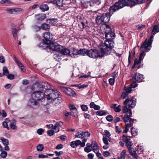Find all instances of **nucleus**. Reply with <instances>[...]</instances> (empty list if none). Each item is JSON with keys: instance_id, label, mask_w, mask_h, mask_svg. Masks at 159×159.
Returning a JSON list of instances; mask_svg holds the SVG:
<instances>
[{"instance_id": "obj_18", "label": "nucleus", "mask_w": 159, "mask_h": 159, "mask_svg": "<svg viewBox=\"0 0 159 159\" xmlns=\"http://www.w3.org/2000/svg\"><path fill=\"white\" fill-rule=\"evenodd\" d=\"M60 52L61 54L64 55H69L70 53V51L68 49L62 46Z\"/></svg>"}, {"instance_id": "obj_43", "label": "nucleus", "mask_w": 159, "mask_h": 159, "mask_svg": "<svg viewBox=\"0 0 159 159\" xmlns=\"http://www.w3.org/2000/svg\"><path fill=\"white\" fill-rule=\"evenodd\" d=\"M81 108L82 111H86L88 110V108L87 106L85 105H82L81 106Z\"/></svg>"}, {"instance_id": "obj_9", "label": "nucleus", "mask_w": 159, "mask_h": 159, "mask_svg": "<svg viewBox=\"0 0 159 159\" xmlns=\"http://www.w3.org/2000/svg\"><path fill=\"white\" fill-rule=\"evenodd\" d=\"M126 98L123 102L124 105H127L129 107H134L136 104V99L134 97Z\"/></svg>"}, {"instance_id": "obj_13", "label": "nucleus", "mask_w": 159, "mask_h": 159, "mask_svg": "<svg viewBox=\"0 0 159 159\" xmlns=\"http://www.w3.org/2000/svg\"><path fill=\"white\" fill-rule=\"evenodd\" d=\"M127 105L123 107L122 111L123 113H127V114L124 116H127L129 118H130L132 115V111Z\"/></svg>"}, {"instance_id": "obj_4", "label": "nucleus", "mask_w": 159, "mask_h": 159, "mask_svg": "<svg viewBox=\"0 0 159 159\" xmlns=\"http://www.w3.org/2000/svg\"><path fill=\"white\" fill-rule=\"evenodd\" d=\"M111 14L109 11V13H107L98 16L95 18L96 22L98 25L103 24L110 20Z\"/></svg>"}, {"instance_id": "obj_17", "label": "nucleus", "mask_w": 159, "mask_h": 159, "mask_svg": "<svg viewBox=\"0 0 159 159\" xmlns=\"http://www.w3.org/2000/svg\"><path fill=\"white\" fill-rule=\"evenodd\" d=\"M63 122L61 121H59L56 122L54 125V126L53 128V129L55 130V132L56 133L58 132L59 131V128L63 125Z\"/></svg>"}, {"instance_id": "obj_56", "label": "nucleus", "mask_w": 159, "mask_h": 159, "mask_svg": "<svg viewBox=\"0 0 159 159\" xmlns=\"http://www.w3.org/2000/svg\"><path fill=\"white\" fill-rule=\"evenodd\" d=\"M44 130L43 129L40 128L38 129L37 131V133L39 135H41L42 134V133L43 132Z\"/></svg>"}, {"instance_id": "obj_22", "label": "nucleus", "mask_w": 159, "mask_h": 159, "mask_svg": "<svg viewBox=\"0 0 159 159\" xmlns=\"http://www.w3.org/2000/svg\"><path fill=\"white\" fill-rule=\"evenodd\" d=\"M19 9L18 8H7V11L10 14H16L17 12H19Z\"/></svg>"}, {"instance_id": "obj_30", "label": "nucleus", "mask_w": 159, "mask_h": 159, "mask_svg": "<svg viewBox=\"0 0 159 159\" xmlns=\"http://www.w3.org/2000/svg\"><path fill=\"white\" fill-rule=\"evenodd\" d=\"M70 114L73 116H75V115L74 113H73V111H74L75 112L77 111V109L74 106H71L70 108Z\"/></svg>"}, {"instance_id": "obj_40", "label": "nucleus", "mask_w": 159, "mask_h": 159, "mask_svg": "<svg viewBox=\"0 0 159 159\" xmlns=\"http://www.w3.org/2000/svg\"><path fill=\"white\" fill-rule=\"evenodd\" d=\"M32 29L34 31L37 32L40 30V28L39 26H38L36 25H34L32 26Z\"/></svg>"}, {"instance_id": "obj_59", "label": "nucleus", "mask_w": 159, "mask_h": 159, "mask_svg": "<svg viewBox=\"0 0 159 159\" xmlns=\"http://www.w3.org/2000/svg\"><path fill=\"white\" fill-rule=\"evenodd\" d=\"M109 82L110 84L111 85H112L114 84L115 82V79L114 78H111L109 80Z\"/></svg>"}, {"instance_id": "obj_3", "label": "nucleus", "mask_w": 159, "mask_h": 159, "mask_svg": "<svg viewBox=\"0 0 159 159\" xmlns=\"http://www.w3.org/2000/svg\"><path fill=\"white\" fill-rule=\"evenodd\" d=\"M106 45L102 46V47L100 49V51L98 52V50L95 49H92L88 50L87 53V56L91 58H95L97 57H102L105 56V55H110L111 53L109 52L110 50V48L107 49L106 48L109 44L107 42L105 43ZM109 45V44H108Z\"/></svg>"}, {"instance_id": "obj_33", "label": "nucleus", "mask_w": 159, "mask_h": 159, "mask_svg": "<svg viewBox=\"0 0 159 159\" xmlns=\"http://www.w3.org/2000/svg\"><path fill=\"white\" fill-rule=\"evenodd\" d=\"M107 114V112L103 110H101L96 112V114L99 116H102Z\"/></svg>"}, {"instance_id": "obj_60", "label": "nucleus", "mask_w": 159, "mask_h": 159, "mask_svg": "<svg viewBox=\"0 0 159 159\" xmlns=\"http://www.w3.org/2000/svg\"><path fill=\"white\" fill-rule=\"evenodd\" d=\"M144 54V52L143 51L141 52V53H140V55L139 59L140 60H141V61L143 59Z\"/></svg>"}, {"instance_id": "obj_25", "label": "nucleus", "mask_w": 159, "mask_h": 159, "mask_svg": "<svg viewBox=\"0 0 159 159\" xmlns=\"http://www.w3.org/2000/svg\"><path fill=\"white\" fill-rule=\"evenodd\" d=\"M39 8L42 11H44L48 10L49 9V7L47 5L43 4L40 6Z\"/></svg>"}, {"instance_id": "obj_10", "label": "nucleus", "mask_w": 159, "mask_h": 159, "mask_svg": "<svg viewBox=\"0 0 159 159\" xmlns=\"http://www.w3.org/2000/svg\"><path fill=\"white\" fill-rule=\"evenodd\" d=\"M62 46L60 45H54L52 44H50L47 46L45 49H46L48 52L52 51H57L60 52L62 48Z\"/></svg>"}, {"instance_id": "obj_41", "label": "nucleus", "mask_w": 159, "mask_h": 159, "mask_svg": "<svg viewBox=\"0 0 159 159\" xmlns=\"http://www.w3.org/2000/svg\"><path fill=\"white\" fill-rule=\"evenodd\" d=\"M130 140H129L127 142H125L126 145V146L128 148H129L131 147V146L132 145V141H131Z\"/></svg>"}, {"instance_id": "obj_58", "label": "nucleus", "mask_w": 159, "mask_h": 159, "mask_svg": "<svg viewBox=\"0 0 159 159\" xmlns=\"http://www.w3.org/2000/svg\"><path fill=\"white\" fill-rule=\"evenodd\" d=\"M128 96V93H126V92L124 93H122L121 96V98L123 99H124L126 98V97H127Z\"/></svg>"}, {"instance_id": "obj_45", "label": "nucleus", "mask_w": 159, "mask_h": 159, "mask_svg": "<svg viewBox=\"0 0 159 159\" xmlns=\"http://www.w3.org/2000/svg\"><path fill=\"white\" fill-rule=\"evenodd\" d=\"M7 156V153L6 152L2 151L0 154L1 157L2 158H5Z\"/></svg>"}, {"instance_id": "obj_49", "label": "nucleus", "mask_w": 159, "mask_h": 159, "mask_svg": "<svg viewBox=\"0 0 159 159\" xmlns=\"http://www.w3.org/2000/svg\"><path fill=\"white\" fill-rule=\"evenodd\" d=\"M0 2L2 4H9L11 3V2L10 1L8 0H2Z\"/></svg>"}, {"instance_id": "obj_35", "label": "nucleus", "mask_w": 159, "mask_h": 159, "mask_svg": "<svg viewBox=\"0 0 159 159\" xmlns=\"http://www.w3.org/2000/svg\"><path fill=\"white\" fill-rule=\"evenodd\" d=\"M124 89L127 93H130L132 91V88L129 86L127 87L125 86Z\"/></svg>"}, {"instance_id": "obj_21", "label": "nucleus", "mask_w": 159, "mask_h": 159, "mask_svg": "<svg viewBox=\"0 0 159 159\" xmlns=\"http://www.w3.org/2000/svg\"><path fill=\"white\" fill-rule=\"evenodd\" d=\"M88 51V50L87 49L84 48L81 49L78 51V54L82 56H84L86 54L87 55Z\"/></svg>"}, {"instance_id": "obj_24", "label": "nucleus", "mask_w": 159, "mask_h": 159, "mask_svg": "<svg viewBox=\"0 0 159 159\" xmlns=\"http://www.w3.org/2000/svg\"><path fill=\"white\" fill-rule=\"evenodd\" d=\"M70 52L69 55L73 57H75L78 54V51H76L74 48L72 49V50L71 51H70Z\"/></svg>"}, {"instance_id": "obj_42", "label": "nucleus", "mask_w": 159, "mask_h": 159, "mask_svg": "<svg viewBox=\"0 0 159 159\" xmlns=\"http://www.w3.org/2000/svg\"><path fill=\"white\" fill-rule=\"evenodd\" d=\"M108 35H110L111 36V39H113L115 37V33L113 32H111L109 34H107L105 35V37H108Z\"/></svg>"}, {"instance_id": "obj_26", "label": "nucleus", "mask_w": 159, "mask_h": 159, "mask_svg": "<svg viewBox=\"0 0 159 159\" xmlns=\"http://www.w3.org/2000/svg\"><path fill=\"white\" fill-rule=\"evenodd\" d=\"M41 28L44 30H47L50 29V26L48 24L44 23L42 24Z\"/></svg>"}, {"instance_id": "obj_27", "label": "nucleus", "mask_w": 159, "mask_h": 159, "mask_svg": "<svg viewBox=\"0 0 159 159\" xmlns=\"http://www.w3.org/2000/svg\"><path fill=\"white\" fill-rule=\"evenodd\" d=\"M86 145L87 146L84 148V151L85 152L88 153L90 152L92 150L91 148L92 147L91 146L92 145H90L89 143H87Z\"/></svg>"}, {"instance_id": "obj_46", "label": "nucleus", "mask_w": 159, "mask_h": 159, "mask_svg": "<svg viewBox=\"0 0 159 159\" xmlns=\"http://www.w3.org/2000/svg\"><path fill=\"white\" fill-rule=\"evenodd\" d=\"M90 133L88 131L83 132V135L84 138L87 137H89L90 135Z\"/></svg>"}, {"instance_id": "obj_32", "label": "nucleus", "mask_w": 159, "mask_h": 159, "mask_svg": "<svg viewBox=\"0 0 159 159\" xmlns=\"http://www.w3.org/2000/svg\"><path fill=\"white\" fill-rule=\"evenodd\" d=\"M106 28L105 33V35L107 34H109L111 32V28L107 25H106Z\"/></svg>"}, {"instance_id": "obj_36", "label": "nucleus", "mask_w": 159, "mask_h": 159, "mask_svg": "<svg viewBox=\"0 0 159 159\" xmlns=\"http://www.w3.org/2000/svg\"><path fill=\"white\" fill-rule=\"evenodd\" d=\"M0 139L2 141L3 144L5 145H7L9 143V141L8 139H5L3 137L1 138Z\"/></svg>"}, {"instance_id": "obj_31", "label": "nucleus", "mask_w": 159, "mask_h": 159, "mask_svg": "<svg viewBox=\"0 0 159 159\" xmlns=\"http://www.w3.org/2000/svg\"><path fill=\"white\" fill-rule=\"evenodd\" d=\"M131 131L132 135L134 136H136L138 134L137 130L136 129L133 127H132L131 128Z\"/></svg>"}, {"instance_id": "obj_20", "label": "nucleus", "mask_w": 159, "mask_h": 159, "mask_svg": "<svg viewBox=\"0 0 159 159\" xmlns=\"http://www.w3.org/2000/svg\"><path fill=\"white\" fill-rule=\"evenodd\" d=\"M51 1H48V2H52L53 3L56 4L59 7H62L63 5V0H52Z\"/></svg>"}, {"instance_id": "obj_16", "label": "nucleus", "mask_w": 159, "mask_h": 159, "mask_svg": "<svg viewBox=\"0 0 159 159\" xmlns=\"http://www.w3.org/2000/svg\"><path fill=\"white\" fill-rule=\"evenodd\" d=\"M59 93L58 95V97H56L53 101V103L54 105H58L61 103L63 99Z\"/></svg>"}, {"instance_id": "obj_63", "label": "nucleus", "mask_w": 159, "mask_h": 159, "mask_svg": "<svg viewBox=\"0 0 159 159\" xmlns=\"http://www.w3.org/2000/svg\"><path fill=\"white\" fill-rule=\"evenodd\" d=\"M103 141L104 143L106 145H108V141L106 137H103Z\"/></svg>"}, {"instance_id": "obj_52", "label": "nucleus", "mask_w": 159, "mask_h": 159, "mask_svg": "<svg viewBox=\"0 0 159 159\" xmlns=\"http://www.w3.org/2000/svg\"><path fill=\"white\" fill-rule=\"evenodd\" d=\"M7 78L8 79L10 80H12L14 78V75L11 74H8V75H7Z\"/></svg>"}, {"instance_id": "obj_7", "label": "nucleus", "mask_w": 159, "mask_h": 159, "mask_svg": "<svg viewBox=\"0 0 159 159\" xmlns=\"http://www.w3.org/2000/svg\"><path fill=\"white\" fill-rule=\"evenodd\" d=\"M123 119L125 124V128L123 132L126 133L129 130V128L133 125L134 121L135 120L129 118L127 116H124Z\"/></svg>"}, {"instance_id": "obj_48", "label": "nucleus", "mask_w": 159, "mask_h": 159, "mask_svg": "<svg viewBox=\"0 0 159 159\" xmlns=\"http://www.w3.org/2000/svg\"><path fill=\"white\" fill-rule=\"evenodd\" d=\"M153 30L156 32H159V25H155L154 26Z\"/></svg>"}, {"instance_id": "obj_55", "label": "nucleus", "mask_w": 159, "mask_h": 159, "mask_svg": "<svg viewBox=\"0 0 159 159\" xmlns=\"http://www.w3.org/2000/svg\"><path fill=\"white\" fill-rule=\"evenodd\" d=\"M93 1L94 5H98L101 2V1L100 0H93Z\"/></svg>"}, {"instance_id": "obj_50", "label": "nucleus", "mask_w": 159, "mask_h": 159, "mask_svg": "<svg viewBox=\"0 0 159 159\" xmlns=\"http://www.w3.org/2000/svg\"><path fill=\"white\" fill-rule=\"evenodd\" d=\"M54 132H55V131L50 130L47 131V134L49 136H51L54 134Z\"/></svg>"}, {"instance_id": "obj_5", "label": "nucleus", "mask_w": 159, "mask_h": 159, "mask_svg": "<svg viewBox=\"0 0 159 159\" xmlns=\"http://www.w3.org/2000/svg\"><path fill=\"white\" fill-rule=\"evenodd\" d=\"M49 86H48V89H45V95L48 100L51 99L53 100L56 97H58V95L60 93L57 90H54L50 89L51 86L48 83Z\"/></svg>"}, {"instance_id": "obj_11", "label": "nucleus", "mask_w": 159, "mask_h": 159, "mask_svg": "<svg viewBox=\"0 0 159 159\" xmlns=\"http://www.w3.org/2000/svg\"><path fill=\"white\" fill-rule=\"evenodd\" d=\"M61 90L64 93L70 96L75 97L76 95L75 92L70 88L62 87Z\"/></svg>"}, {"instance_id": "obj_53", "label": "nucleus", "mask_w": 159, "mask_h": 159, "mask_svg": "<svg viewBox=\"0 0 159 159\" xmlns=\"http://www.w3.org/2000/svg\"><path fill=\"white\" fill-rule=\"evenodd\" d=\"M121 110V106L120 105H119L118 107H116L114 109V111L116 112H119Z\"/></svg>"}, {"instance_id": "obj_1", "label": "nucleus", "mask_w": 159, "mask_h": 159, "mask_svg": "<svg viewBox=\"0 0 159 159\" xmlns=\"http://www.w3.org/2000/svg\"><path fill=\"white\" fill-rule=\"evenodd\" d=\"M142 0H137L136 1L132 0H122L116 2L112 6L110 7L109 11L111 14L127 6L132 7L137 4L142 3Z\"/></svg>"}, {"instance_id": "obj_61", "label": "nucleus", "mask_w": 159, "mask_h": 159, "mask_svg": "<svg viewBox=\"0 0 159 159\" xmlns=\"http://www.w3.org/2000/svg\"><path fill=\"white\" fill-rule=\"evenodd\" d=\"M122 137L123 140V141L124 142H125V143L130 139H128L127 136L125 135H123Z\"/></svg>"}, {"instance_id": "obj_14", "label": "nucleus", "mask_w": 159, "mask_h": 159, "mask_svg": "<svg viewBox=\"0 0 159 159\" xmlns=\"http://www.w3.org/2000/svg\"><path fill=\"white\" fill-rule=\"evenodd\" d=\"M28 104L31 107L34 108H37L39 106L38 102L34 99H30L29 101Z\"/></svg>"}, {"instance_id": "obj_44", "label": "nucleus", "mask_w": 159, "mask_h": 159, "mask_svg": "<svg viewBox=\"0 0 159 159\" xmlns=\"http://www.w3.org/2000/svg\"><path fill=\"white\" fill-rule=\"evenodd\" d=\"M106 119L109 122H111L113 120V117L111 115H108L106 117Z\"/></svg>"}, {"instance_id": "obj_23", "label": "nucleus", "mask_w": 159, "mask_h": 159, "mask_svg": "<svg viewBox=\"0 0 159 159\" xmlns=\"http://www.w3.org/2000/svg\"><path fill=\"white\" fill-rule=\"evenodd\" d=\"M47 22L49 23L50 24L54 25L57 22V20L55 18H50L47 20Z\"/></svg>"}, {"instance_id": "obj_51", "label": "nucleus", "mask_w": 159, "mask_h": 159, "mask_svg": "<svg viewBox=\"0 0 159 159\" xmlns=\"http://www.w3.org/2000/svg\"><path fill=\"white\" fill-rule=\"evenodd\" d=\"M137 84H136V82H133L132 83L129 85L132 88H134L137 86Z\"/></svg>"}, {"instance_id": "obj_37", "label": "nucleus", "mask_w": 159, "mask_h": 159, "mask_svg": "<svg viewBox=\"0 0 159 159\" xmlns=\"http://www.w3.org/2000/svg\"><path fill=\"white\" fill-rule=\"evenodd\" d=\"M9 71L7 68L6 66H4L3 68V74L4 75H7L9 74Z\"/></svg>"}, {"instance_id": "obj_47", "label": "nucleus", "mask_w": 159, "mask_h": 159, "mask_svg": "<svg viewBox=\"0 0 159 159\" xmlns=\"http://www.w3.org/2000/svg\"><path fill=\"white\" fill-rule=\"evenodd\" d=\"M87 141V139H84L82 140V142H81L80 141V145L82 147H84L85 146V143Z\"/></svg>"}, {"instance_id": "obj_57", "label": "nucleus", "mask_w": 159, "mask_h": 159, "mask_svg": "<svg viewBox=\"0 0 159 159\" xmlns=\"http://www.w3.org/2000/svg\"><path fill=\"white\" fill-rule=\"evenodd\" d=\"M120 121V117L117 116H115L114 117V121L115 124Z\"/></svg>"}, {"instance_id": "obj_62", "label": "nucleus", "mask_w": 159, "mask_h": 159, "mask_svg": "<svg viewBox=\"0 0 159 159\" xmlns=\"http://www.w3.org/2000/svg\"><path fill=\"white\" fill-rule=\"evenodd\" d=\"M2 125L4 127L7 128V129H9V128L8 126V125L6 122L5 121L3 122Z\"/></svg>"}, {"instance_id": "obj_34", "label": "nucleus", "mask_w": 159, "mask_h": 159, "mask_svg": "<svg viewBox=\"0 0 159 159\" xmlns=\"http://www.w3.org/2000/svg\"><path fill=\"white\" fill-rule=\"evenodd\" d=\"M75 137L77 138H79L82 139L84 138L83 135V131H79L75 135Z\"/></svg>"}, {"instance_id": "obj_8", "label": "nucleus", "mask_w": 159, "mask_h": 159, "mask_svg": "<svg viewBox=\"0 0 159 159\" xmlns=\"http://www.w3.org/2000/svg\"><path fill=\"white\" fill-rule=\"evenodd\" d=\"M107 35L108 37H105L106 40L105 41L104 43H102V46H106V45L105 43L106 42H107L108 43H109V45L108 44L107 46H107V48H106L107 49L108 48H110V50L109 52L111 53L113 52L114 51L112 50V49L114 47V43L112 40H111V36H110V35Z\"/></svg>"}, {"instance_id": "obj_28", "label": "nucleus", "mask_w": 159, "mask_h": 159, "mask_svg": "<svg viewBox=\"0 0 159 159\" xmlns=\"http://www.w3.org/2000/svg\"><path fill=\"white\" fill-rule=\"evenodd\" d=\"M16 121L14 120H12L11 122L10 123V127L11 128L13 129H16Z\"/></svg>"}, {"instance_id": "obj_6", "label": "nucleus", "mask_w": 159, "mask_h": 159, "mask_svg": "<svg viewBox=\"0 0 159 159\" xmlns=\"http://www.w3.org/2000/svg\"><path fill=\"white\" fill-rule=\"evenodd\" d=\"M43 37L44 39L43 42L40 44L39 47L45 49L47 46L50 44L53 36L50 32H47L44 34Z\"/></svg>"}, {"instance_id": "obj_15", "label": "nucleus", "mask_w": 159, "mask_h": 159, "mask_svg": "<svg viewBox=\"0 0 159 159\" xmlns=\"http://www.w3.org/2000/svg\"><path fill=\"white\" fill-rule=\"evenodd\" d=\"M143 75L139 73H136L133 77V79L138 82H140L144 79Z\"/></svg>"}, {"instance_id": "obj_54", "label": "nucleus", "mask_w": 159, "mask_h": 159, "mask_svg": "<svg viewBox=\"0 0 159 159\" xmlns=\"http://www.w3.org/2000/svg\"><path fill=\"white\" fill-rule=\"evenodd\" d=\"M90 145H92L91 147L92 148H95L97 147H98V145L97 143L95 141H93L92 143Z\"/></svg>"}, {"instance_id": "obj_64", "label": "nucleus", "mask_w": 159, "mask_h": 159, "mask_svg": "<svg viewBox=\"0 0 159 159\" xmlns=\"http://www.w3.org/2000/svg\"><path fill=\"white\" fill-rule=\"evenodd\" d=\"M134 153H133L132 154H131V155L135 159H137L138 157V156L137 154H136V152H133Z\"/></svg>"}, {"instance_id": "obj_19", "label": "nucleus", "mask_w": 159, "mask_h": 159, "mask_svg": "<svg viewBox=\"0 0 159 159\" xmlns=\"http://www.w3.org/2000/svg\"><path fill=\"white\" fill-rule=\"evenodd\" d=\"M80 141L77 140L75 141H73L70 142V145L73 148H76L77 147L80 145Z\"/></svg>"}, {"instance_id": "obj_2", "label": "nucleus", "mask_w": 159, "mask_h": 159, "mask_svg": "<svg viewBox=\"0 0 159 159\" xmlns=\"http://www.w3.org/2000/svg\"><path fill=\"white\" fill-rule=\"evenodd\" d=\"M48 86H49L48 83L47 82H43L35 85V91L32 94V97L37 98V100H40L44 96L45 97V90L48 88Z\"/></svg>"}, {"instance_id": "obj_39", "label": "nucleus", "mask_w": 159, "mask_h": 159, "mask_svg": "<svg viewBox=\"0 0 159 159\" xmlns=\"http://www.w3.org/2000/svg\"><path fill=\"white\" fill-rule=\"evenodd\" d=\"M37 150L38 151H42L44 147L42 144H39L36 147Z\"/></svg>"}, {"instance_id": "obj_12", "label": "nucleus", "mask_w": 159, "mask_h": 159, "mask_svg": "<svg viewBox=\"0 0 159 159\" xmlns=\"http://www.w3.org/2000/svg\"><path fill=\"white\" fill-rule=\"evenodd\" d=\"M151 44L152 43L149 42L146 39L141 45L140 49L144 48L146 51L148 52L150 50V49L148 48L151 47Z\"/></svg>"}, {"instance_id": "obj_29", "label": "nucleus", "mask_w": 159, "mask_h": 159, "mask_svg": "<svg viewBox=\"0 0 159 159\" xmlns=\"http://www.w3.org/2000/svg\"><path fill=\"white\" fill-rule=\"evenodd\" d=\"M37 16V19L39 20H42L46 18V15L45 14L39 15Z\"/></svg>"}, {"instance_id": "obj_38", "label": "nucleus", "mask_w": 159, "mask_h": 159, "mask_svg": "<svg viewBox=\"0 0 159 159\" xmlns=\"http://www.w3.org/2000/svg\"><path fill=\"white\" fill-rule=\"evenodd\" d=\"M11 31L13 37L15 39L16 37L17 34L18 33V30L17 29L15 28H13L12 29Z\"/></svg>"}]
</instances>
